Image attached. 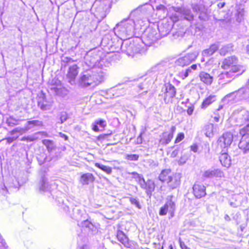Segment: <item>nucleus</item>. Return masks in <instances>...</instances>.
Returning <instances> with one entry per match:
<instances>
[{
	"mask_svg": "<svg viewBox=\"0 0 249 249\" xmlns=\"http://www.w3.org/2000/svg\"><path fill=\"white\" fill-rule=\"evenodd\" d=\"M214 118L216 122H218V121H219V118H218V117H215Z\"/></svg>",
	"mask_w": 249,
	"mask_h": 249,
	"instance_id": "nucleus-44",
	"label": "nucleus"
},
{
	"mask_svg": "<svg viewBox=\"0 0 249 249\" xmlns=\"http://www.w3.org/2000/svg\"><path fill=\"white\" fill-rule=\"evenodd\" d=\"M214 126L213 124H210L206 126L205 135L207 137H211L213 135Z\"/></svg>",
	"mask_w": 249,
	"mask_h": 249,
	"instance_id": "nucleus-23",
	"label": "nucleus"
},
{
	"mask_svg": "<svg viewBox=\"0 0 249 249\" xmlns=\"http://www.w3.org/2000/svg\"><path fill=\"white\" fill-rule=\"evenodd\" d=\"M233 141V136L230 132H227L222 135L218 140V145L223 148H228Z\"/></svg>",
	"mask_w": 249,
	"mask_h": 249,
	"instance_id": "nucleus-6",
	"label": "nucleus"
},
{
	"mask_svg": "<svg viewBox=\"0 0 249 249\" xmlns=\"http://www.w3.org/2000/svg\"><path fill=\"white\" fill-rule=\"evenodd\" d=\"M176 126L172 125L170 129V131H165L160 135L159 142L162 145H167L169 144L173 138L175 133L176 131Z\"/></svg>",
	"mask_w": 249,
	"mask_h": 249,
	"instance_id": "nucleus-5",
	"label": "nucleus"
},
{
	"mask_svg": "<svg viewBox=\"0 0 249 249\" xmlns=\"http://www.w3.org/2000/svg\"><path fill=\"white\" fill-rule=\"evenodd\" d=\"M194 106H190L188 107L187 109V112L189 115H191L194 111Z\"/></svg>",
	"mask_w": 249,
	"mask_h": 249,
	"instance_id": "nucleus-36",
	"label": "nucleus"
},
{
	"mask_svg": "<svg viewBox=\"0 0 249 249\" xmlns=\"http://www.w3.org/2000/svg\"><path fill=\"white\" fill-rule=\"evenodd\" d=\"M191 71L189 68L187 69L185 71L183 72H181L180 73V77L182 79H184L185 78L187 77L189 75V72Z\"/></svg>",
	"mask_w": 249,
	"mask_h": 249,
	"instance_id": "nucleus-33",
	"label": "nucleus"
},
{
	"mask_svg": "<svg viewBox=\"0 0 249 249\" xmlns=\"http://www.w3.org/2000/svg\"><path fill=\"white\" fill-rule=\"evenodd\" d=\"M68 115L66 112H64L61 113L60 116V123L62 124L64 123L68 119Z\"/></svg>",
	"mask_w": 249,
	"mask_h": 249,
	"instance_id": "nucleus-30",
	"label": "nucleus"
},
{
	"mask_svg": "<svg viewBox=\"0 0 249 249\" xmlns=\"http://www.w3.org/2000/svg\"><path fill=\"white\" fill-rule=\"evenodd\" d=\"M190 149L194 152H196L198 150V146L196 144H194L190 146Z\"/></svg>",
	"mask_w": 249,
	"mask_h": 249,
	"instance_id": "nucleus-37",
	"label": "nucleus"
},
{
	"mask_svg": "<svg viewBox=\"0 0 249 249\" xmlns=\"http://www.w3.org/2000/svg\"><path fill=\"white\" fill-rule=\"evenodd\" d=\"M161 92L166 104L172 103L177 93L175 87L170 83L164 84Z\"/></svg>",
	"mask_w": 249,
	"mask_h": 249,
	"instance_id": "nucleus-3",
	"label": "nucleus"
},
{
	"mask_svg": "<svg viewBox=\"0 0 249 249\" xmlns=\"http://www.w3.org/2000/svg\"><path fill=\"white\" fill-rule=\"evenodd\" d=\"M93 82V79L89 74H84L81 77V83L84 86H89Z\"/></svg>",
	"mask_w": 249,
	"mask_h": 249,
	"instance_id": "nucleus-19",
	"label": "nucleus"
},
{
	"mask_svg": "<svg viewBox=\"0 0 249 249\" xmlns=\"http://www.w3.org/2000/svg\"><path fill=\"white\" fill-rule=\"evenodd\" d=\"M222 172L221 170L216 169L213 170H207L203 174V177L205 178H211L213 177H221Z\"/></svg>",
	"mask_w": 249,
	"mask_h": 249,
	"instance_id": "nucleus-18",
	"label": "nucleus"
},
{
	"mask_svg": "<svg viewBox=\"0 0 249 249\" xmlns=\"http://www.w3.org/2000/svg\"><path fill=\"white\" fill-rule=\"evenodd\" d=\"M79 68L77 65L74 64L71 66L68 71L67 77L70 82L75 80L79 72Z\"/></svg>",
	"mask_w": 249,
	"mask_h": 249,
	"instance_id": "nucleus-11",
	"label": "nucleus"
},
{
	"mask_svg": "<svg viewBox=\"0 0 249 249\" xmlns=\"http://www.w3.org/2000/svg\"><path fill=\"white\" fill-rule=\"evenodd\" d=\"M221 67L223 70H227L226 74L240 72L242 68L237 57L235 56L225 58L222 62Z\"/></svg>",
	"mask_w": 249,
	"mask_h": 249,
	"instance_id": "nucleus-2",
	"label": "nucleus"
},
{
	"mask_svg": "<svg viewBox=\"0 0 249 249\" xmlns=\"http://www.w3.org/2000/svg\"><path fill=\"white\" fill-rule=\"evenodd\" d=\"M200 81L206 86L211 85L213 81V77L205 71H200L198 74Z\"/></svg>",
	"mask_w": 249,
	"mask_h": 249,
	"instance_id": "nucleus-9",
	"label": "nucleus"
},
{
	"mask_svg": "<svg viewBox=\"0 0 249 249\" xmlns=\"http://www.w3.org/2000/svg\"><path fill=\"white\" fill-rule=\"evenodd\" d=\"M225 2H219V3L217 4V7L219 8H222L225 6Z\"/></svg>",
	"mask_w": 249,
	"mask_h": 249,
	"instance_id": "nucleus-40",
	"label": "nucleus"
},
{
	"mask_svg": "<svg viewBox=\"0 0 249 249\" xmlns=\"http://www.w3.org/2000/svg\"><path fill=\"white\" fill-rule=\"evenodd\" d=\"M95 166L107 174H110L112 172V168L110 167H108L104 165H101L98 162L95 163Z\"/></svg>",
	"mask_w": 249,
	"mask_h": 249,
	"instance_id": "nucleus-22",
	"label": "nucleus"
},
{
	"mask_svg": "<svg viewBox=\"0 0 249 249\" xmlns=\"http://www.w3.org/2000/svg\"><path fill=\"white\" fill-rule=\"evenodd\" d=\"M42 143L46 146L48 151H52L53 148V143L52 141L50 140H44L42 141Z\"/></svg>",
	"mask_w": 249,
	"mask_h": 249,
	"instance_id": "nucleus-24",
	"label": "nucleus"
},
{
	"mask_svg": "<svg viewBox=\"0 0 249 249\" xmlns=\"http://www.w3.org/2000/svg\"><path fill=\"white\" fill-rule=\"evenodd\" d=\"M155 187L156 184L154 181L152 179H148L144 183V185L142 187L145 190L146 194L150 197L155 190Z\"/></svg>",
	"mask_w": 249,
	"mask_h": 249,
	"instance_id": "nucleus-13",
	"label": "nucleus"
},
{
	"mask_svg": "<svg viewBox=\"0 0 249 249\" xmlns=\"http://www.w3.org/2000/svg\"><path fill=\"white\" fill-rule=\"evenodd\" d=\"M21 140L22 141H32V140L31 139H29V138L28 137H23L22 139H21Z\"/></svg>",
	"mask_w": 249,
	"mask_h": 249,
	"instance_id": "nucleus-43",
	"label": "nucleus"
},
{
	"mask_svg": "<svg viewBox=\"0 0 249 249\" xmlns=\"http://www.w3.org/2000/svg\"><path fill=\"white\" fill-rule=\"evenodd\" d=\"M19 132V130L18 129V128H16V129H14L13 130H12V131H11L10 132V133L11 134H13L15 133H18V132Z\"/></svg>",
	"mask_w": 249,
	"mask_h": 249,
	"instance_id": "nucleus-41",
	"label": "nucleus"
},
{
	"mask_svg": "<svg viewBox=\"0 0 249 249\" xmlns=\"http://www.w3.org/2000/svg\"><path fill=\"white\" fill-rule=\"evenodd\" d=\"M170 18L174 22H176L178 21V20H179L178 16L177 15H176V14H173V15H172L170 16Z\"/></svg>",
	"mask_w": 249,
	"mask_h": 249,
	"instance_id": "nucleus-34",
	"label": "nucleus"
},
{
	"mask_svg": "<svg viewBox=\"0 0 249 249\" xmlns=\"http://www.w3.org/2000/svg\"><path fill=\"white\" fill-rule=\"evenodd\" d=\"M129 201L132 204L135 205L138 208H141L140 204L139 201L135 198L130 197L129 198Z\"/></svg>",
	"mask_w": 249,
	"mask_h": 249,
	"instance_id": "nucleus-32",
	"label": "nucleus"
},
{
	"mask_svg": "<svg viewBox=\"0 0 249 249\" xmlns=\"http://www.w3.org/2000/svg\"><path fill=\"white\" fill-rule=\"evenodd\" d=\"M95 180V176L90 173H86L82 174L79 179V181L83 185H88L93 183Z\"/></svg>",
	"mask_w": 249,
	"mask_h": 249,
	"instance_id": "nucleus-10",
	"label": "nucleus"
},
{
	"mask_svg": "<svg viewBox=\"0 0 249 249\" xmlns=\"http://www.w3.org/2000/svg\"><path fill=\"white\" fill-rule=\"evenodd\" d=\"M116 237L119 241L126 247L130 246L129 240L125 234L121 231L118 230L117 232Z\"/></svg>",
	"mask_w": 249,
	"mask_h": 249,
	"instance_id": "nucleus-15",
	"label": "nucleus"
},
{
	"mask_svg": "<svg viewBox=\"0 0 249 249\" xmlns=\"http://www.w3.org/2000/svg\"><path fill=\"white\" fill-rule=\"evenodd\" d=\"M18 138V137L16 138H12V137H8L5 139V140L7 141V142L9 143H11L13 142L14 140H16Z\"/></svg>",
	"mask_w": 249,
	"mask_h": 249,
	"instance_id": "nucleus-38",
	"label": "nucleus"
},
{
	"mask_svg": "<svg viewBox=\"0 0 249 249\" xmlns=\"http://www.w3.org/2000/svg\"><path fill=\"white\" fill-rule=\"evenodd\" d=\"M185 138V135L183 132H179L176 135L174 141V143H178L182 141Z\"/></svg>",
	"mask_w": 249,
	"mask_h": 249,
	"instance_id": "nucleus-28",
	"label": "nucleus"
},
{
	"mask_svg": "<svg viewBox=\"0 0 249 249\" xmlns=\"http://www.w3.org/2000/svg\"><path fill=\"white\" fill-rule=\"evenodd\" d=\"M219 49L218 46L216 44H211L207 49L204 50L202 54L204 56H210L214 54Z\"/></svg>",
	"mask_w": 249,
	"mask_h": 249,
	"instance_id": "nucleus-17",
	"label": "nucleus"
},
{
	"mask_svg": "<svg viewBox=\"0 0 249 249\" xmlns=\"http://www.w3.org/2000/svg\"><path fill=\"white\" fill-rule=\"evenodd\" d=\"M170 249H173V247H172V246H170Z\"/></svg>",
	"mask_w": 249,
	"mask_h": 249,
	"instance_id": "nucleus-46",
	"label": "nucleus"
},
{
	"mask_svg": "<svg viewBox=\"0 0 249 249\" xmlns=\"http://www.w3.org/2000/svg\"><path fill=\"white\" fill-rule=\"evenodd\" d=\"M139 158V155L138 154H127L125 157V159L128 161H137Z\"/></svg>",
	"mask_w": 249,
	"mask_h": 249,
	"instance_id": "nucleus-26",
	"label": "nucleus"
},
{
	"mask_svg": "<svg viewBox=\"0 0 249 249\" xmlns=\"http://www.w3.org/2000/svg\"><path fill=\"white\" fill-rule=\"evenodd\" d=\"M217 100V96L214 94H211L206 96L202 102L200 107L205 109L209 106L214 103Z\"/></svg>",
	"mask_w": 249,
	"mask_h": 249,
	"instance_id": "nucleus-12",
	"label": "nucleus"
},
{
	"mask_svg": "<svg viewBox=\"0 0 249 249\" xmlns=\"http://www.w3.org/2000/svg\"><path fill=\"white\" fill-rule=\"evenodd\" d=\"M238 146L244 153L249 152V136L242 137Z\"/></svg>",
	"mask_w": 249,
	"mask_h": 249,
	"instance_id": "nucleus-14",
	"label": "nucleus"
},
{
	"mask_svg": "<svg viewBox=\"0 0 249 249\" xmlns=\"http://www.w3.org/2000/svg\"><path fill=\"white\" fill-rule=\"evenodd\" d=\"M38 106L42 110H47L50 108L51 104L46 99H43L38 101Z\"/></svg>",
	"mask_w": 249,
	"mask_h": 249,
	"instance_id": "nucleus-21",
	"label": "nucleus"
},
{
	"mask_svg": "<svg viewBox=\"0 0 249 249\" xmlns=\"http://www.w3.org/2000/svg\"><path fill=\"white\" fill-rule=\"evenodd\" d=\"M193 194L196 198H201L206 195V187L203 183L196 182L193 187Z\"/></svg>",
	"mask_w": 249,
	"mask_h": 249,
	"instance_id": "nucleus-8",
	"label": "nucleus"
},
{
	"mask_svg": "<svg viewBox=\"0 0 249 249\" xmlns=\"http://www.w3.org/2000/svg\"><path fill=\"white\" fill-rule=\"evenodd\" d=\"M59 135L60 136V137L64 139L65 141L68 140V137L66 135L62 133V132H59Z\"/></svg>",
	"mask_w": 249,
	"mask_h": 249,
	"instance_id": "nucleus-39",
	"label": "nucleus"
},
{
	"mask_svg": "<svg viewBox=\"0 0 249 249\" xmlns=\"http://www.w3.org/2000/svg\"><path fill=\"white\" fill-rule=\"evenodd\" d=\"M219 160L224 167L228 168L231 165V158L226 152L221 154L219 156Z\"/></svg>",
	"mask_w": 249,
	"mask_h": 249,
	"instance_id": "nucleus-16",
	"label": "nucleus"
},
{
	"mask_svg": "<svg viewBox=\"0 0 249 249\" xmlns=\"http://www.w3.org/2000/svg\"><path fill=\"white\" fill-rule=\"evenodd\" d=\"M239 133L242 137L249 136V124L239 130Z\"/></svg>",
	"mask_w": 249,
	"mask_h": 249,
	"instance_id": "nucleus-25",
	"label": "nucleus"
},
{
	"mask_svg": "<svg viewBox=\"0 0 249 249\" xmlns=\"http://www.w3.org/2000/svg\"><path fill=\"white\" fill-rule=\"evenodd\" d=\"M0 248H1V249H6L8 248V246L7 245L6 243L4 240L2 239L0 242Z\"/></svg>",
	"mask_w": 249,
	"mask_h": 249,
	"instance_id": "nucleus-35",
	"label": "nucleus"
},
{
	"mask_svg": "<svg viewBox=\"0 0 249 249\" xmlns=\"http://www.w3.org/2000/svg\"><path fill=\"white\" fill-rule=\"evenodd\" d=\"M112 134V133H107V134H102L98 135L96 138V140L98 142H103L106 140L107 139V138Z\"/></svg>",
	"mask_w": 249,
	"mask_h": 249,
	"instance_id": "nucleus-27",
	"label": "nucleus"
},
{
	"mask_svg": "<svg viewBox=\"0 0 249 249\" xmlns=\"http://www.w3.org/2000/svg\"><path fill=\"white\" fill-rule=\"evenodd\" d=\"M197 68V67L196 64H193V65H191V68L194 70H196Z\"/></svg>",
	"mask_w": 249,
	"mask_h": 249,
	"instance_id": "nucleus-42",
	"label": "nucleus"
},
{
	"mask_svg": "<svg viewBox=\"0 0 249 249\" xmlns=\"http://www.w3.org/2000/svg\"><path fill=\"white\" fill-rule=\"evenodd\" d=\"M98 125L104 128L106 126V121L103 119H100L95 121V122L92 124V130L93 131L96 132L99 131Z\"/></svg>",
	"mask_w": 249,
	"mask_h": 249,
	"instance_id": "nucleus-20",
	"label": "nucleus"
},
{
	"mask_svg": "<svg viewBox=\"0 0 249 249\" xmlns=\"http://www.w3.org/2000/svg\"><path fill=\"white\" fill-rule=\"evenodd\" d=\"M27 124L28 125H31L32 126H41V125H42V122H40L38 120L29 121L27 122Z\"/></svg>",
	"mask_w": 249,
	"mask_h": 249,
	"instance_id": "nucleus-29",
	"label": "nucleus"
},
{
	"mask_svg": "<svg viewBox=\"0 0 249 249\" xmlns=\"http://www.w3.org/2000/svg\"><path fill=\"white\" fill-rule=\"evenodd\" d=\"M179 149L177 148L172 151L169 153V154L170 155V157L172 158H175L177 157L178 155V152H179Z\"/></svg>",
	"mask_w": 249,
	"mask_h": 249,
	"instance_id": "nucleus-31",
	"label": "nucleus"
},
{
	"mask_svg": "<svg viewBox=\"0 0 249 249\" xmlns=\"http://www.w3.org/2000/svg\"><path fill=\"white\" fill-rule=\"evenodd\" d=\"M247 52H248V53L249 54V46H248V47H247Z\"/></svg>",
	"mask_w": 249,
	"mask_h": 249,
	"instance_id": "nucleus-45",
	"label": "nucleus"
},
{
	"mask_svg": "<svg viewBox=\"0 0 249 249\" xmlns=\"http://www.w3.org/2000/svg\"><path fill=\"white\" fill-rule=\"evenodd\" d=\"M159 180L162 183L167 185L170 190L179 187L180 185V177L170 168L162 169L158 176Z\"/></svg>",
	"mask_w": 249,
	"mask_h": 249,
	"instance_id": "nucleus-1",
	"label": "nucleus"
},
{
	"mask_svg": "<svg viewBox=\"0 0 249 249\" xmlns=\"http://www.w3.org/2000/svg\"><path fill=\"white\" fill-rule=\"evenodd\" d=\"M175 211V203L172 200H168L165 203L160 207L159 210V215L160 216L165 215L169 214V217L174 216Z\"/></svg>",
	"mask_w": 249,
	"mask_h": 249,
	"instance_id": "nucleus-4",
	"label": "nucleus"
},
{
	"mask_svg": "<svg viewBox=\"0 0 249 249\" xmlns=\"http://www.w3.org/2000/svg\"><path fill=\"white\" fill-rule=\"evenodd\" d=\"M196 57V55L194 53H188L178 58L176 63L178 66L183 67L189 65Z\"/></svg>",
	"mask_w": 249,
	"mask_h": 249,
	"instance_id": "nucleus-7",
	"label": "nucleus"
}]
</instances>
